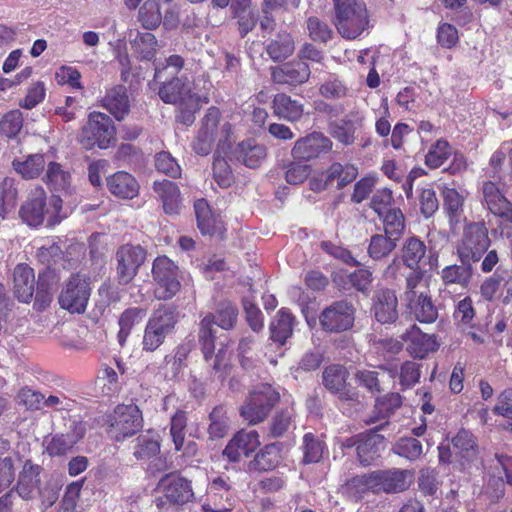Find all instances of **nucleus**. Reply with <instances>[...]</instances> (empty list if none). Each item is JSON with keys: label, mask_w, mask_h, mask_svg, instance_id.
<instances>
[{"label": "nucleus", "mask_w": 512, "mask_h": 512, "mask_svg": "<svg viewBox=\"0 0 512 512\" xmlns=\"http://www.w3.org/2000/svg\"><path fill=\"white\" fill-rule=\"evenodd\" d=\"M156 169L170 177L176 178L181 174V168L177 161L168 152H160L155 158Z\"/></svg>", "instance_id": "338daca9"}, {"label": "nucleus", "mask_w": 512, "mask_h": 512, "mask_svg": "<svg viewBox=\"0 0 512 512\" xmlns=\"http://www.w3.org/2000/svg\"><path fill=\"white\" fill-rule=\"evenodd\" d=\"M159 96L165 103L188 105L190 110L200 107V97L192 91L188 78L177 77L164 83L159 90Z\"/></svg>", "instance_id": "ddd939ff"}, {"label": "nucleus", "mask_w": 512, "mask_h": 512, "mask_svg": "<svg viewBox=\"0 0 512 512\" xmlns=\"http://www.w3.org/2000/svg\"><path fill=\"white\" fill-rule=\"evenodd\" d=\"M134 46L141 59L151 60L157 50V40L152 33L145 32L138 36L134 42Z\"/></svg>", "instance_id": "0e129e2a"}, {"label": "nucleus", "mask_w": 512, "mask_h": 512, "mask_svg": "<svg viewBox=\"0 0 512 512\" xmlns=\"http://www.w3.org/2000/svg\"><path fill=\"white\" fill-rule=\"evenodd\" d=\"M393 450L397 455L413 461L422 455L423 447L419 440L412 437H406L401 438L395 444Z\"/></svg>", "instance_id": "052dcab7"}, {"label": "nucleus", "mask_w": 512, "mask_h": 512, "mask_svg": "<svg viewBox=\"0 0 512 512\" xmlns=\"http://www.w3.org/2000/svg\"><path fill=\"white\" fill-rule=\"evenodd\" d=\"M155 297L159 300L173 298L181 288L178 266L167 256H158L152 266Z\"/></svg>", "instance_id": "1a4fd4ad"}, {"label": "nucleus", "mask_w": 512, "mask_h": 512, "mask_svg": "<svg viewBox=\"0 0 512 512\" xmlns=\"http://www.w3.org/2000/svg\"><path fill=\"white\" fill-rule=\"evenodd\" d=\"M295 318L287 308L280 309L270 323V337L274 342L284 345L293 334Z\"/></svg>", "instance_id": "72a5a7b5"}, {"label": "nucleus", "mask_w": 512, "mask_h": 512, "mask_svg": "<svg viewBox=\"0 0 512 512\" xmlns=\"http://www.w3.org/2000/svg\"><path fill=\"white\" fill-rule=\"evenodd\" d=\"M139 21L146 29H155L161 23L160 6L156 0H147L139 10Z\"/></svg>", "instance_id": "13d9d810"}, {"label": "nucleus", "mask_w": 512, "mask_h": 512, "mask_svg": "<svg viewBox=\"0 0 512 512\" xmlns=\"http://www.w3.org/2000/svg\"><path fill=\"white\" fill-rule=\"evenodd\" d=\"M407 302V308L413 317L420 323L430 324L437 320L438 309L428 292L420 293Z\"/></svg>", "instance_id": "c85d7f7f"}, {"label": "nucleus", "mask_w": 512, "mask_h": 512, "mask_svg": "<svg viewBox=\"0 0 512 512\" xmlns=\"http://www.w3.org/2000/svg\"><path fill=\"white\" fill-rule=\"evenodd\" d=\"M232 135L231 124L221 119V113L218 108L210 107L203 118L201 128L193 143V148L197 154L208 155L215 142L222 149L229 144Z\"/></svg>", "instance_id": "f03ea898"}, {"label": "nucleus", "mask_w": 512, "mask_h": 512, "mask_svg": "<svg viewBox=\"0 0 512 512\" xmlns=\"http://www.w3.org/2000/svg\"><path fill=\"white\" fill-rule=\"evenodd\" d=\"M383 224V233L400 240L405 230V217L399 208H394L379 216Z\"/></svg>", "instance_id": "8fccbe9b"}, {"label": "nucleus", "mask_w": 512, "mask_h": 512, "mask_svg": "<svg viewBox=\"0 0 512 512\" xmlns=\"http://www.w3.org/2000/svg\"><path fill=\"white\" fill-rule=\"evenodd\" d=\"M322 328L329 332H341L352 327L354 322L353 306L347 301H337L326 307L320 317Z\"/></svg>", "instance_id": "4468645a"}, {"label": "nucleus", "mask_w": 512, "mask_h": 512, "mask_svg": "<svg viewBox=\"0 0 512 512\" xmlns=\"http://www.w3.org/2000/svg\"><path fill=\"white\" fill-rule=\"evenodd\" d=\"M373 311L375 318L382 324L393 323L398 318V301L394 291L379 290L373 298Z\"/></svg>", "instance_id": "4be33fe9"}, {"label": "nucleus", "mask_w": 512, "mask_h": 512, "mask_svg": "<svg viewBox=\"0 0 512 512\" xmlns=\"http://www.w3.org/2000/svg\"><path fill=\"white\" fill-rule=\"evenodd\" d=\"M142 426V413L136 405H118L108 417L107 432L116 441H124L139 432Z\"/></svg>", "instance_id": "423d86ee"}, {"label": "nucleus", "mask_w": 512, "mask_h": 512, "mask_svg": "<svg viewBox=\"0 0 512 512\" xmlns=\"http://www.w3.org/2000/svg\"><path fill=\"white\" fill-rule=\"evenodd\" d=\"M428 284L424 280V273L420 269L412 270L405 279L404 299L409 301L420 293L428 292Z\"/></svg>", "instance_id": "864d4df0"}, {"label": "nucleus", "mask_w": 512, "mask_h": 512, "mask_svg": "<svg viewBox=\"0 0 512 512\" xmlns=\"http://www.w3.org/2000/svg\"><path fill=\"white\" fill-rule=\"evenodd\" d=\"M399 240L384 233H377L370 238L368 255L375 261L387 258L397 247Z\"/></svg>", "instance_id": "ea45409f"}, {"label": "nucleus", "mask_w": 512, "mask_h": 512, "mask_svg": "<svg viewBox=\"0 0 512 512\" xmlns=\"http://www.w3.org/2000/svg\"><path fill=\"white\" fill-rule=\"evenodd\" d=\"M34 272L27 265H17L13 272V289L19 301L28 303L34 293Z\"/></svg>", "instance_id": "c756f323"}, {"label": "nucleus", "mask_w": 512, "mask_h": 512, "mask_svg": "<svg viewBox=\"0 0 512 512\" xmlns=\"http://www.w3.org/2000/svg\"><path fill=\"white\" fill-rule=\"evenodd\" d=\"M216 314V324L222 329L230 330L237 322L238 310L231 302H221Z\"/></svg>", "instance_id": "e2e57ef3"}, {"label": "nucleus", "mask_w": 512, "mask_h": 512, "mask_svg": "<svg viewBox=\"0 0 512 512\" xmlns=\"http://www.w3.org/2000/svg\"><path fill=\"white\" fill-rule=\"evenodd\" d=\"M116 276L119 284L127 285L137 275L146 259V251L140 245L124 244L115 254Z\"/></svg>", "instance_id": "9b49d317"}, {"label": "nucleus", "mask_w": 512, "mask_h": 512, "mask_svg": "<svg viewBox=\"0 0 512 512\" xmlns=\"http://www.w3.org/2000/svg\"><path fill=\"white\" fill-rule=\"evenodd\" d=\"M407 351L415 358H424L437 349V342L431 335L423 333L415 324L402 335Z\"/></svg>", "instance_id": "aec40b11"}, {"label": "nucleus", "mask_w": 512, "mask_h": 512, "mask_svg": "<svg viewBox=\"0 0 512 512\" xmlns=\"http://www.w3.org/2000/svg\"><path fill=\"white\" fill-rule=\"evenodd\" d=\"M332 141L322 133L313 132L298 139L291 151L292 156L299 160H311L332 149Z\"/></svg>", "instance_id": "dca6fc26"}, {"label": "nucleus", "mask_w": 512, "mask_h": 512, "mask_svg": "<svg viewBox=\"0 0 512 512\" xmlns=\"http://www.w3.org/2000/svg\"><path fill=\"white\" fill-rule=\"evenodd\" d=\"M281 460L280 450L276 444L266 445L256 454L250 462V469L256 471H269L278 466Z\"/></svg>", "instance_id": "a18cd8bd"}, {"label": "nucleus", "mask_w": 512, "mask_h": 512, "mask_svg": "<svg viewBox=\"0 0 512 512\" xmlns=\"http://www.w3.org/2000/svg\"><path fill=\"white\" fill-rule=\"evenodd\" d=\"M43 180L54 192L68 193L72 184L70 171L62 164L54 161L48 162Z\"/></svg>", "instance_id": "2f4dec72"}, {"label": "nucleus", "mask_w": 512, "mask_h": 512, "mask_svg": "<svg viewBox=\"0 0 512 512\" xmlns=\"http://www.w3.org/2000/svg\"><path fill=\"white\" fill-rule=\"evenodd\" d=\"M21 219L29 226H39L43 223L45 215V193L37 191L35 196L29 198L19 211Z\"/></svg>", "instance_id": "f704fd0d"}, {"label": "nucleus", "mask_w": 512, "mask_h": 512, "mask_svg": "<svg viewBox=\"0 0 512 512\" xmlns=\"http://www.w3.org/2000/svg\"><path fill=\"white\" fill-rule=\"evenodd\" d=\"M303 461L307 464L319 462L324 453L325 444L312 433L303 436Z\"/></svg>", "instance_id": "5fc2aeb1"}, {"label": "nucleus", "mask_w": 512, "mask_h": 512, "mask_svg": "<svg viewBox=\"0 0 512 512\" xmlns=\"http://www.w3.org/2000/svg\"><path fill=\"white\" fill-rule=\"evenodd\" d=\"M260 445L257 431H239L227 444L223 455L230 461L237 462L242 457H248Z\"/></svg>", "instance_id": "f3484780"}, {"label": "nucleus", "mask_w": 512, "mask_h": 512, "mask_svg": "<svg viewBox=\"0 0 512 512\" xmlns=\"http://www.w3.org/2000/svg\"><path fill=\"white\" fill-rule=\"evenodd\" d=\"M187 414L184 411H177L171 418L170 434L177 451H182L184 455H195L197 447L193 441L185 442L187 428Z\"/></svg>", "instance_id": "cd10ccee"}, {"label": "nucleus", "mask_w": 512, "mask_h": 512, "mask_svg": "<svg viewBox=\"0 0 512 512\" xmlns=\"http://www.w3.org/2000/svg\"><path fill=\"white\" fill-rule=\"evenodd\" d=\"M108 190L116 197L132 199L138 195L139 184L125 171H118L107 179Z\"/></svg>", "instance_id": "7c9ffc66"}, {"label": "nucleus", "mask_w": 512, "mask_h": 512, "mask_svg": "<svg viewBox=\"0 0 512 512\" xmlns=\"http://www.w3.org/2000/svg\"><path fill=\"white\" fill-rule=\"evenodd\" d=\"M452 452L455 456L469 460L477 453V445L473 434L465 429H461L452 438Z\"/></svg>", "instance_id": "c03bdc74"}, {"label": "nucleus", "mask_w": 512, "mask_h": 512, "mask_svg": "<svg viewBox=\"0 0 512 512\" xmlns=\"http://www.w3.org/2000/svg\"><path fill=\"white\" fill-rule=\"evenodd\" d=\"M273 111L278 117L295 122L303 116L304 106L289 95L281 93L275 95L273 99Z\"/></svg>", "instance_id": "c9c22d12"}, {"label": "nucleus", "mask_w": 512, "mask_h": 512, "mask_svg": "<svg viewBox=\"0 0 512 512\" xmlns=\"http://www.w3.org/2000/svg\"><path fill=\"white\" fill-rule=\"evenodd\" d=\"M377 493H398L411 484V475L404 470L376 471Z\"/></svg>", "instance_id": "393cba45"}, {"label": "nucleus", "mask_w": 512, "mask_h": 512, "mask_svg": "<svg viewBox=\"0 0 512 512\" xmlns=\"http://www.w3.org/2000/svg\"><path fill=\"white\" fill-rule=\"evenodd\" d=\"M294 413L292 409H284L275 414L271 420L269 436L279 438L285 436L290 429L294 428Z\"/></svg>", "instance_id": "603ef678"}, {"label": "nucleus", "mask_w": 512, "mask_h": 512, "mask_svg": "<svg viewBox=\"0 0 512 512\" xmlns=\"http://www.w3.org/2000/svg\"><path fill=\"white\" fill-rule=\"evenodd\" d=\"M358 176V168L353 164L333 163L326 172L325 185H332L336 181V188L343 189L352 183Z\"/></svg>", "instance_id": "e433bc0d"}, {"label": "nucleus", "mask_w": 512, "mask_h": 512, "mask_svg": "<svg viewBox=\"0 0 512 512\" xmlns=\"http://www.w3.org/2000/svg\"><path fill=\"white\" fill-rule=\"evenodd\" d=\"M311 75L309 65L300 60L291 61L272 69V80L277 84L300 85Z\"/></svg>", "instance_id": "a211bd4d"}, {"label": "nucleus", "mask_w": 512, "mask_h": 512, "mask_svg": "<svg viewBox=\"0 0 512 512\" xmlns=\"http://www.w3.org/2000/svg\"><path fill=\"white\" fill-rule=\"evenodd\" d=\"M335 27L345 39L353 40L369 28V15L363 0H333Z\"/></svg>", "instance_id": "f257e3e1"}, {"label": "nucleus", "mask_w": 512, "mask_h": 512, "mask_svg": "<svg viewBox=\"0 0 512 512\" xmlns=\"http://www.w3.org/2000/svg\"><path fill=\"white\" fill-rule=\"evenodd\" d=\"M393 202L394 198L392 191L387 188H383L377 190L373 194L370 201V207L378 216H381L393 209Z\"/></svg>", "instance_id": "69168bd1"}, {"label": "nucleus", "mask_w": 512, "mask_h": 512, "mask_svg": "<svg viewBox=\"0 0 512 512\" xmlns=\"http://www.w3.org/2000/svg\"><path fill=\"white\" fill-rule=\"evenodd\" d=\"M197 226L204 235H222L224 231L223 223L219 216L212 213L207 201L199 199L194 204Z\"/></svg>", "instance_id": "bb28decb"}, {"label": "nucleus", "mask_w": 512, "mask_h": 512, "mask_svg": "<svg viewBox=\"0 0 512 512\" xmlns=\"http://www.w3.org/2000/svg\"><path fill=\"white\" fill-rule=\"evenodd\" d=\"M452 154V149L447 141L438 140L428 150L425 163L432 169L439 168Z\"/></svg>", "instance_id": "6e6d98bb"}, {"label": "nucleus", "mask_w": 512, "mask_h": 512, "mask_svg": "<svg viewBox=\"0 0 512 512\" xmlns=\"http://www.w3.org/2000/svg\"><path fill=\"white\" fill-rule=\"evenodd\" d=\"M41 471V466L32 463L30 460H27L24 463L23 468L19 473L16 487L17 493L21 498L29 500L34 498L38 493L40 484L39 476Z\"/></svg>", "instance_id": "a878e982"}, {"label": "nucleus", "mask_w": 512, "mask_h": 512, "mask_svg": "<svg viewBox=\"0 0 512 512\" xmlns=\"http://www.w3.org/2000/svg\"><path fill=\"white\" fill-rule=\"evenodd\" d=\"M490 246L488 229L484 222H473L465 226L457 245L461 263L478 262Z\"/></svg>", "instance_id": "20e7f679"}, {"label": "nucleus", "mask_w": 512, "mask_h": 512, "mask_svg": "<svg viewBox=\"0 0 512 512\" xmlns=\"http://www.w3.org/2000/svg\"><path fill=\"white\" fill-rule=\"evenodd\" d=\"M17 189L12 178H4L0 183V215L4 218L16 204Z\"/></svg>", "instance_id": "bf43d9fd"}, {"label": "nucleus", "mask_w": 512, "mask_h": 512, "mask_svg": "<svg viewBox=\"0 0 512 512\" xmlns=\"http://www.w3.org/2000/svg\"><path fill=\"white\" fill-rule=\"evenodd\" d=\"M444 209L450 219V222H458L463 212L465 195L457 191L454 187L444 185L442 188Z\"/></svg>", "instance_id": "37998d69"}, {"label": "nucleus", "mask_w": 512, "mask_h": 512, "mask_svg": "<svg viewBox=\"0 0 512 512\" xmlns=\"http://www.w3.org/2000/svg\"><path fill=\"white\" fill-rule=\"evenodd\" d=\"M160 451V444L156 438L151 435H140L134 446L133 455L137 460H149L156 456Z\"/></svg>", "instance_id": "4d7b16f0"}, {"label": "nucleus", "mask_w": 512, "mask_h": 512, "mask_svg": "<svg viewBox=\"0 0 512 512\" xmlns=\"http://www.w3.org/2000/svg\"><path fill=\"white\" fill-rule=\"evenodd\" d=\"M349 372L342 365H331L323 371V384L332 394L341 401H357L358 392L347 383Z\"/></svg>", "instance_id": "2eb2a0df"}, {"label": "nucleus", "mask_w": 512, "mask_h": 512, "mask_svg": "<svg viewBox=\"0 0 512 512\" xmlns=\"http://www.w3.org/2000/svg\"><path fill=\"white\" fill-rule=\"evenodd\" d=\"M426 255V245L415 236L407 238L401 248V261L411 270L419 269L421 260Z\"/></svg>", "instance_id": "4c0bfd02"}, {"label": "nucleus", "mask_w": 512, "mask_h": 512, "mask_svg": "<svg viewBox=\"0 0 512 512\" xmlns=\"http://www.w3.org/2000/svg\"><path fill=\"white\" fill-rule=\"evenodd\" d=\"M342 447L355 448L358 461L367 466L380 457L381 451L385 449V438L376 430H371L345 439Z\"/></svg>", "instance_id": "9d476101"}, {"label": "nucleus", "mask_w": 512, "mask_h": 512, "mask_svg": "<svg viewBox=\"0 0 512 512\" xmlns=\"http://www.w3.org/2000/svg\"><path fill=\"white\" fill-rule=\"evenodd\" d=\"M177 323V313L174 308L161 306L151 315L143 336V350L153 352L164 342Z\"/></svg>", "instance_id": "39448f33"}, {"label": "nucleus", "mask_w": 512, "mask_h": 512, "mask_svg": "<svg viewBox=\"0 0 512 512\" xmlns=\"http://www.w3.org/2000/svg\"><path fill=\"white\" fill-rule=\"evenodd\" d=\"M215 317L213 314H207L200 322L199 341L202 345V352L205 360L212 357L214 351V332L213 325Z\"/></svg>", "instance_id": "3c124183"}, {"label": "nucleus", "mask_w": 512, "mask_h": 512, "mask_svg": "<svg viewBox=\"0 0 512 512\" xmlns=\"http://www.w3.org/2000/svg\"><path fill=\"white\" fill-rule=\"evenodd\" d=\"M294 49V41L291 35L286 32H282L267 45L266 52L272 60L280 61L292 55Z\"/></svg>", "instance_id": "49530a36"}, {"label": "nucleus", "mask_w": 512, "mask_h": 512, "mask_svg": "<svg viewBox=\"0 0 512 512\" xmlns=\"http://www.w3.org/2000/svg\"><path fill=\"white\" fill-rule=\"evenodd\" d=\"M90 294L91 288L86 278L73 275L59 296L60 306L71 313L81 314L86 310Z\"/></svg>", "instance_id": "f8f14e48"}, {"label": "nucleus", "mask_w": 512, "mask_h": 512, "mask_svg": "<svg viewBox=\"0 0 512 512\" xmlns=\"http://www.w3.org/2000/svg\"><path fill=\"white\" fill-rule=\"evenodd\" d=\"M158 489L161 495L155 499V504L161 510L167 511L174 506L184 505L194 497L191 482L172 474H167L160 479Z\"/></svg>", "instance_id": "0eeeda50"}, {"label": "nucleus", "mask_w": 512, "mask_h": 512, "mask_svg": "<svg viewBox=\"0 0 512 512\" xmlns=\"http://www.w3.org/2000/svg\"><path fill=\"white\" fill-rule=\"evenodd\" d=\"M46 161L42 154L29 155L24 161L14 160L13 167L25 179L37 178L44 170Z\"/></svg>", "instance_id": "de8ad7c7"}, {"label": "nucleus", "mask_w": 512, "mask_h": 512, "mask_svg": "<svg viewBox=\"0 0 512 512\" xmlns=\"http://www.w3.org/2000/svg\"><path fill=\"white\" fill-rule=\"evenodd\" d=\"M103 107L117 120H122L128 114L130 103L126 87L118 85L108 90L103 98Z\"/></svg>", "instance_id": "473e14b6"}, {"label": "nucleus", "mask_w": 512, "mask_h": 512, "mask_svg": "<svg viewBox=\"0 0 512 512\" xmlns=\"http://www.w3.org/2000/svg\"><path fill=\"white\" fill-rule=\"evenodd\" d=\"M472 278L471 263H462V265H449L442 269L441 279L446 287L450 285H459L466 288Z\"/></svg>", "instance_id": "a19ab883"}, {"label": "nucleus", "mask_w": 512, "mask_h": 512, "mask_svg": "<svg viewBox=\"0 0 512 512\" xmlns=\"http://www.w3.org/2000/svg\"><path fill=\"white\" fill-rule=\"evenodd\" d=\"M153 191L161 201L166 214L177 215L180 213L182 198L177 184L169 180L155 181Z\"/></svg>", "instance_id": "5701e85b"}, {"label": "nucleus", "mask_w": 512, "mask_h": 512, "mask_svg": "<svg viewBox=\"0 0 512 512\" xmlns=\"http://www.w3.org/2000/svg\"><path fill=\"white\" fill-rule=\"evenodd\" d=\"M79 141L86 149L95 146L107 149L116 141V129L112 119L102 112H91L87 124L81 130Z\"/></svg>", "instance_id": "7ed1b4c3"}, {"label": "nucleus", "mask_w": 512, "mask_h": 512, "mask_svg": "<svg viewBox=\"0 0 512 512\" xmlns=\"http://www.w3.org/2000/svg\"><path fill=\"white\" fill-rule=\"evenodd\" d=\"M70 431L66 434H57L52 437L47 445V452L50 456L65 455L74 447L85 434V426L80 422H73Z\"/></svg>", "instance_id": "b1692460"}, {"label": "nucleus", "mask_w": 512, "mask_h": 512, "mask_svg": "<svg viewBox=\"0 0 512 512\" xmlns=\"http://www.w3.org/2000/svg\"><path fill=\"white\" fill-rule=\"evenodd\" d=\"M145 316V311L140 308L126 309L119 317V332L117 334L118 342L121 346L126 343L127 337L131 333L133 327L140 323Z\"/></svg>", "instance_id": "09e8293b"}, {"label": "nucleus", "mask_w": 512, "mask_h": 512, "mask_svg": "<svg viewBox=\"0 0 512 512\" xmlns=\"http://www.w3.org/2000/svg\"><path fill=\"white\" fill-rule=\"evenodd\" d=\"M364 117L352 111L341 120L329 124V132L333 138L344 145H351L355 141V133L363 126Z\"/></svg>", "instance_id": "6ab92c4d"}, {"label": "nucleus", "mask_w": 512, "mask_h": 512, "mask_svg": "<svg viewBox=\"0 0 512 512\" xmlns=\"http://www.w3.org/2000/svg\"><path fill=\"white\" fill-rule=\"evenodd\" d=\"M483 198L489 211L512 224V203L509 202L493 182L483 184Z\"/></svg>", "instance_id": "412c9836"}, {"label": "nucleus", "mask_w": 512, "mask_h": 512, "mask_svg": "<svg viewBox=\"0 0 512 512\" xmlns=\"http://www.w3.org/2000/svg\"><path fill=\"white\" fill-rule=\"evenodd\" d=\"M279 393L269 384H260L250 393L241 408V416L249 424L262 422L278 402Z\"/></svg>", "instance_id": "6e6552de"}, {"label": "nucleus", "mask_w": 512, "mask_h": 512, "mask_svg": "<svg viewBox=\"0 0 512 512\" xmlns=\"http://www.w3.org/2000/svg\"><path fill=\"white\" fill-rule=\"evenodd\" d=\"M399 379L403 389L413 387L420 379L419 364L414 361L404 362L400 368Z\"/></svg>", "instance_id": "774afa93"}, {"label": "nucleus", "mask_w": 512, "mask_h": 512, "mask_svg": "<svg viewBox=\"0 0 512 512\" xmlns=\"http://www.w3.org/2000/svg\"><path fill=\"white\" fill-rule=\"evenodd\" d=\"M23 125V116L19 110H11L0 119V133L8 138L15 137Z\"/></svg>", "instance_id": "680f3d73"}, {"label": "nucleus", "mask_w": 512, "mask_h": 512, "mask_svg": "<svg viewBox=\"0 0 512 512\" xmlns=\"http://www.w3.org/2000/svg\"><path fill=\"white\" fill-rule=\"evenodd\" d=\"M209 421L208 434L210 439H220L228 434L231 421L224 406H216L209 415Z\"/></svg>", "instance_id": "79ce46f5"}, {"label": "nucleus", "mask_w": 512, "mask_h": 512, "mask_svg": "<svg viewBox=\"0 0 512 512\" xmlns=\"http://www.w3.org/2000/svg\"><path fill=\"white\" fill-rule=\"evenodd\" d=\"M266 155V147L256 143L254 140H246L239 145L238 159L249 168L260 166L265 160Z\"/></svg>", "instance_id": "58836bf2"}]
</instances>
